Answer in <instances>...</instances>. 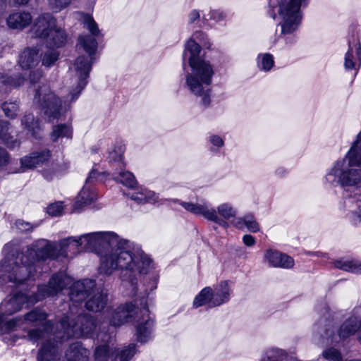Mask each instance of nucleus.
<instances>
[{"instance_id":"47","label":"nucleus","mask_w":361,"mask_h":361,"mask_svg":"<svg viewBox=\"0 0 361 361\" xmlns=\"http://www.w3.org/2000/svg\"><path fill=\"white\" fill-rule=\"evenodd\" d=\"M7 7L6 0H0V13L4 12Z\"/></svg>"},{"instance_id":"51","label":"nucleus","mask_w":361,"mask_h":361,"mask_svg":"<svg viewBox=\"0 0 361 361\" xmlns=\"http://www.w3.org/2000/svg\"><path fill=\"white\" fill-rule=\"evenodd\" d=\"M203 19L205 20H207V17L205 16H203Z\"/></svg>"},{"instance_id":"46","label":"nucleus","mask_w":361,"mask_h":361,"mask_svg":"<svg viewBox=\"0 0 361 361\" xmlns=\"http://www.w3.org/2000/svg\"><path fill=\"white\" fill-rule=\"evenodd\" d=\"M189 22L190 23H194L196 20H197L200 18V13L199 11L196 10H193L190 12L189 14Z\"/></svg>"},{"instance_id":"14","label":"nucleus","mask_w":361,"mask_h":361,"mask_svg":"<svg viewBox=\"0 0 361 361\" xmlns=\"http://www.w3.org/2000/svg\"><path fill=\"white\" fill-rule=\"evenodd\" d=\"M138 310L132 302L121 305L109 310L107 317L114 326H120L137 317Z\"/></svg>"},{"instance_id":"22","label":"nucleus","mask_w":361,"mask_h":361,"mask_svg":"<svg viewBox=\"0 0 361 361\" xmlns=\"http://www.w3.org/2000/svg\"><path fill=\"white\" fill-rule=\"evenodd\" d=\"M40 58L39 49L27 47L20 54L18 64L23 70L32 69L39 63Z\"/></svg>"},{"instance_id":"9","label":"nucleus","mask_w":361,"mask_h":361,"mask_svg":"<svg viewBox=\"0 0 361 361\" xmlns=\"http://www.w3.org/2000/svg\"><path fill=\"white\" fill-rule=\"evenodd\" d=\"M94 281L85 279L73 283L68 293L73 302H80L87 296L92 295L85 303L86 308L92 312H99L107 303V294L103 290L94 289Z\"/></svg>"},{"instance_id":"34","label":"nucleus","mask_w":361,"mask_h":361,"mask_svg":"<svg viewBox=\"0 0 361 361\" xmlns=\"http://www.w3.org/2000/svg\"><path fill=\"white\" fill-rule=\"evenodd\" d=\"M258 68L265 72L269 71L274 64V57L268 53L260 54L257 59Z\"/></svg>"},{"instance_id":"49","label":"nucleus","mask_w":361,"mask_h":361,"mask_svg":"<svg viewBox=\"0 0 361 361\" xmlns=\"http://www.w3.org/2000/svg\"><path fill=\"white\" fill-rule=\"evenodd\" d=\"M202 44L204 47L208 49L210 47V43L209 42H202Z\"/></svg>"},{"instance_id":"41","label":"nucleus","mask_w":361,"mask_h":361,"mask_svg":"<svg viewBox=\"0 0 361 361\" xmlns=\"http://www.w3.org/2000/svg\"><path fill=\"white\" fill-rule=\"evenodd\" d=\"M210 143L216 148H221L224 145V141L221 137L217 135H212L209 136Z\"/></svg>"},{"instance_id":"12","label":"nucleus","mask_w":361,"mask_h":361,"mask_svg":"<svg viewBox=\"0 0 361 361\" xmlns=\"http://www.w3.org/2000/svg\"><path fill=\"white\" fill-rule=\"evenodd\" d=\"M233 294L231 283L221 281L214 288L207 286L195 296L193 306L199 307L207 305L210 307L221 306L229 302Z\"/></svg>"},{"instance_id":"21","label":"nucleus","mask_w":361,"mask_h":361,"mask_svg":"<svg viewBox=\"0 0 361 361\" xmlns=\"http://www.w3.org/2000/svg\"><path fill=\"white\" fill-rule=\"evenodd\" d=\"M343 210L346 216L350 218L354 224L361 221V195H355L344 200L343 202Z\"/></svg>"},{"instance_id":"13","label":"nucleus","mask_w":361,"mask_h":361,"mask_svg":"<svg viewBox=\"0 0 361 361\" xmlns=\"http://www.w3.org/2000/svg\"><path fill=\"white\" fill-rule=\"evenodd\" d=\"M61 329L56 331V337L68 339L70 337H90L95 329L93 317L88 314L79 315L75 322L71 323L68 317H63L59 324Z\"/></svg>"},{"instance_id":"17","label":"nucleus","mask_w":361,"mask_h":361,"mask_svg":"<svg viewBox=\"0 0 361 361\" xmlns=\"http://www.w3.org/2000/svg\"><path fill=\"white\" fill-rule=\"evenodd\" d=\"M264 258L265 262L273 267L290 269L294 266V259L291 257L276 250H267Z\"/></svg>"},{"instance_id":"19","label":"nucleus","mask_w":361,"mask_h":361,"mask_svg":"<svg viewBox=\"0 0 361 361\" xmlns=\"http://www.w3.org/2000/svg\"><path fill=\"white\" fill-rule=\"evenodd\" d=\"M50 157L49 150L35 152L20 159V169L18 172H23L26 169L36 168L46 163Z\"/></svg>"},{"instance_id":"36","label":"nucleus","mask_w":361,"mask_h":361,"mask_svg":"<svg viewBox=\"0 0 361 361\" xmlns=\"http://www.w3.org/2000/svg\"><path fill=\"white\" fill-rule=\"evenodd\" d=\"M25 80V78L21 75H16L15 78L7 75H2L1 77V82L3 84L12 87H19L23 85Z\"/></svg>"},{"instance_id":"3","label":"nucleus","mask_w":361,"mask_h":361,"mask_svg":"<svg viewBox=\"0 0 361 361\" xmlns=\"http://www.w3.org/2000/svg\"><path fill=\"white\" fill-rule=\"evenodd\" d=\"M68 240H61L56 243L39 239L21 252H18L13 243L6 244L3 250L6 256L0 267L1 282L9 281L20 285L34 279L40 262L56 259L60 257V255H66L65 247L70 244Z\"/></svg>"},{"instance_id":"5","label":"nucleus","mask_w":361,"mask_h":361,"mask_svg":"<svg viewBox=\"0 0 361 361\" xmlns=\"http://www.w3.org/2000/svg\"><path fill=\"white\" fill-rule=\"evenodd\" d=\"M310 0H270L269 13L273 18L279 20L280 38L286 44L291 45L296 41L297 32L302 20L301 9L307 6Z\"/></svg>"},{"instance_id":"52","label":"nucleus","mask_w":361,"mask_h":361,"mask_svg":"<svg viewBox=\"0 0 361 361\" xmlns=\"http://www.w3.org/2000/svg\"><path fill=\"white\" fill-rule=\"evenodd\" d=\"M195 35L197 37V35H202L201 33H196Z\"/></svg>"},{"instance_id":"26","label":"nucleus","mask_w":361,"mask_h":361,"mask_svg":"<svg viewBox=\"0 0 361 361\" xmlns=\"http://www.w3.org/2000/svg\"><path fill=\"white\" fill-rule=\"evenodd\" d=\"M336 268L354 274L361 273V261L355 259H341L334 262Z\"/></svg>"},{"instance_id":"24","label":"nucleus","mask_w":361,"mask_h":361,"mask_svg":"<svg viewBox=\"0 0 361 361\" xmlns=\"http://www.w3.org/2000/svg\"><path fill=\"white\" fill-rule=\"evenodd\" d=\"M10 123L6 121H0V140L2 143L6 145L10 149H14L20 146V142L17 139H13L11 135Z\"/></svg>"},{"instance_id":"18","label":"nucleus","mask_w":361,"mask_h":361,"mask_svg":"<svg viewBox=\"0 0 361 361\" xmlns=\"http://www.w3.org/2000/svg\"><path fill=\"white\" fill-rule=\"evenodd\" d=\"M361 65V44L359 41L349 42V48L345 53L344 67L345 70H355L356 72Z\"/></svg>"},{"instance_id":"7","label":"nucleus","mask_w":361,"mask_h":361,"mask_svg":"<svg viewBox=\"0 0 361 361\" xmlns=\"http://www.w3.org/2000/svg\"><path fill=\"white\" fill-rule=\"evenodd\" d=\"M66 339L56 337V331L54 338L51 337L47 341H43L39 350L38 361H87L90 351L85 348L80 342H74L66 348L64 356L61 354L62 342Z\"/></svg>"},{"instance_id":"10","label":"nucleus","mask_w":361,"mask_h":361,"mask_svg":"<svg viewBox=\"0 0 361 361\" xmlns=\"http://www.w3.org/2000/svg\"><path fill=\"white\" fill-rule=\"evenodd\" d=\"M32 32L36 37L44 40L50 49L61 47L66 42V32L57 26L56 19L50 13L40 15L35 20Z\"/></svg>"},{"instance_id":"29","label":"nucleus","mask_w":361,"mask_h":361,"mask_svg":"<svg viewBox=\"0 0 361 361\" xmlns=\"http://www.w3.org/2000/svg\"><path fill=\"white\" fill-rule=\"evenodd\" d=\"M114 179L121 183L126 187L133 188L137 185L134 175L128 171L121 169L118 172L114 173Z\"/></svg>"},{"instance_id":"28","label":"nucleus","mask_w":361,"mask_h":361,"mask_svg":"<svg viewBox=\"0 0 361 361\" xmlns=\"http://www.w3.org/2000/svg\"><path fill=\"white\" fill-rule=\"evenodd\" d=\"M72 134L73 130L71 126L68 124H59L53 126L50 137L53 142H56L59 138L66 137L71 139Z\"/></svg>"},{"instance_id":"2","label":"nucleus","mask_w":361,"mask_h":361,"mask_svg":"<svg viewBox=\"0 0 361 361\" xmlns=\"http://www.w3.org/2000/svg\"><path fill=\"white\" fill-rule=\"evenodd\" d=\"M74 15L75 18L80 21L84 27L92 34V35H80L78 39V44L83 47L89 56H80L75 60L71 71L74 73V77L72 78L73 82L77 83V85L73 87L64 101L63 105L48 86L42 85L36 90L34 103L38 105L49 121L58 118L63 110H66L70 103L78 99L86 86L87 79L92 68V56L97 48V42L94 37L99 35V30L93 18L82 12H76Z\"/></svg>"},{"instance_id":"6","label":"nucleus","mask_w":361,"mask_h":361,"mask_svg":"<svg viewBox=\"0 0 361 361\" xmlns=\"http://www.w3.org/2000/svg\"><path fill=\"white\" fill-rule=\"evenodd\" d=\"M72 281V279L65 273L55 274L50 278L47 285L38 286L37 293L29 296L22 293H17L7 301L2 302L0 308L6 314H11L21 310L25 303L27 305H34L47 297L56 295L67 286L71 285Z\"/></svg>"},{"instance_id":"39","label":"nucleus","mask_w":361,"mask_h":361,"mask_svg":"<svg viewBox=\"0 0 361 361\" xmlns=\"http://www.w3.org/2000/svg\"><path fill=\"white\" fill-rule=\"evenodd\" d=\"M49 6L55 11H60L66 8L72 0H48Z\"/></svg>"},{"instance_id":"48","label":"nucleus","mask_w":361,"mask_h":361,"mask_svg":"<svg viewBox=\"0 0 361 361\" xmlns=\"http://www.w3.org/2000/svg\"><path fill=\"white\" fill-rule=\"evenodd\" d=\"M15 4L18 5H25L28 3L29 0H13Z\"/></svg>"},{"instance_id":"1","label":"nucleus","mask_w":361,"mask_h":361,"mask_svg":"<svg viewBox=\"0 0 361 361\" xmlns=\"http://www.w3.org/2000/svg\"><path fill=\"white\" fill-rule=\"evenodd\" d=\"M69 239L70 244L65 247L66 255H60V257L75 255L82 250H94L100 255V272L106 275L118 269L125 272L123 281L129 282L133 295L135 294L137 276L147 274L154 268L152 259L139 245L113 232L91 233L63 240Z\"/></svg>"},{"instance_id":"43","label":"nucleus","mask_w":361,"mask_h":361,"mask_svg":"<svg viewBox=\"0 0 361 361\" xmlns=\"http://www.w3.org/2000/svg\"><path fill=\"white\" fill-rule=\"evenodd\" d=\"M9 156L8 152L0 147V166H5L8 163Z\"/></svg>"},{"instance_id":"11","label":"nucleus","mask_w":361,"mask_h":361,"mask_svg":"<svg viewBox=\"0 0 361 361\" xmlns=\"http://www.w3.org/2000/svg\"><path fill=\"white\" fill-rule=\"evenodd\" d=\"M47 314L42 310L35 309L25 315L23 321L20 319H13L7 322V328L10 330H15L20 324L24 325L23 329H25L28 326V323L37 324H42L43 326V330L32 329L27 333V338L30 341H36L39 338L44 339V341H47L51 337V341L54 338V332L51 334L53 324L51 322H47L44 324V321L46 319Z\"/></svg>"},{"instance_id":"50","label":"nucleus","mask_w":361,"mask_h":361,"mask_svg":"<svg viewBox=\"0 0 361 361\" xmlns=\"http://www.w3.org/2000/svg\"><path fill=\"white\" fill-rule=\"evenodd\" d=\"M3 322V314L0 313V324Z\"/></svg>"},{"instance_id":"25","label":"nucleus","mask_w":361,"mask_h":361,"mask_svg":"<svg viewBox=\"0 0 361 361\" xmlns=\"http://www.w3.org/2000/svg\"><path fill=\"white\" fill-rule=\"evenodd\" d=\"M130 198L139 204H154L158 202L159 195L153 191L141 188L139 191L133 192Z\"/></svg>"},{"instance_id":"40","label":"nucleus","mask_w":361,"mask_h":361,"mask_svg":"<svg viewBox=\"0 0 361 361\" xmlns=\"http://www.w3.org/2000/svg\"><path fill=\"white\" fill-rule=\"evenodd\" d=\"M16 226L18 229L23 232L32 231L33 228L30 223L20 219L16 221Z\"/></svg>"},{"instance_id":"37","label":"nucleus","mask_w":361,"mask_h":361,"mask_svg":"<svg viewBox=\"0 0 361 361\" xmlns=\"http://www.w3.org/2000/svg\"><path fill=\"white\" fill-rule=\"evenodd\" d=\"M59 55V51L50 49V50L44 53L42 59V64L47 67L52 66L58 60Z\"/></svg>"},{"instance_id":"20","label":"nucleus","mask_w":361,"mask_h":361,"mask_svg":"<svg viewBox=\"0 0 361 361\" xmlns=\"http://www.w3.org/2000/svg\"><path fill=\"white\" fill-rule=\"evenodd\" d=\"M358 329L361 331V319L358 320L355 316L349 317L340 326L338 334L331 338V342L338 343L353 335Z\"/></svg>"},{"instance_id":"44","label":"nucleus","mask_w":361,"mask_h":361,"mask_svg":"<svg viewBox=\"0 0 361 361\" xmlns=\"http://www.w3.org/2000/svg\"><path fill=\"white\" fill-rule=\"evenodd\" d=\"M243 242L248 247L253 246L256 243L255 238L249 234H246L243 236Z\"/></svg>"},{"instance_id":"31","label":"nucleus","mask_w":361,"mask_h":361,"mask_svg":"<svg viewBox=\"0 0 361 361\" xmlns=\"http://www.w3.org/2000/svg\"><path fill=\"white\" fill-rule=\"evenodd\" d=\"M21 123L25 128L32 133V136L37 137L40 127L38 121L35 120L32 114H28L25 115L21 119Z\"/></svg>"},{"instance_id":"42","label":"nucleus","mask_w":361,"mask_h":361,"mask_svg":"<svg viewBox=\"0 0 361 361\" xmlns=\"http://www.w3.org/2000/svg\"><path fill=\"white\" fill-rule=\"evenodd\" d=\"M42 73L39 70L30 71L28 80L30 83H36L42 78Z\"/></svg>"},{"instance_id":"38","label":"nucleus","mask_w":361,"mask_h":361,"mask_svg":"<svg viewBox=\"0 0 361 361\" xmlns=\"http://www.w3.org/2000/svg\"><path fill=\"white\" fill-rule=\"evenodd\" d=\"M63 208V202H56L50 204L47 208V212L50 216H58L62 214Z\"/></svg>"},{"instance_id":"8","label":"nucleus","mask_w":361,"mask_h":361,"mask_svg":"<svg viewBox=\"0 0 361 361\" xmlns=\"http://www.w3.org/2000/svg\"><path fill=\"white\" fill-rule=\"evenodd\" d=\"M180 204L188 212L200 215L206 219L214 222L222 227H227L226 220L235 217L238 211L233 205L229 202L220 204L215 209L205 201L197 202H179Z\"/></svg>"},{"instance_id":"45","label":"nucleus","mask_w":361,"mask_h":361,"mask_svg":"<svg viewBox=\"0 0 361 361\" xmlns=\"http://www.w3.org/2000/svg\"><path fill=\"white\" fill-rule=\"evenodd\" d=\"M209 18L213 19L214 20H220L225 17V15L223 12L219 11H212L209 13Z\"/></svg>"},{"instance_id":"33","label":"nucleus","mask_w":361,"mask_h":361,"mask_svg":"<svg viewBox=\"0 0 361 361\" xmlns=\"http://www.w3.org/2000/svg\"><path fill=\"white\" fill-rule=\"evenodd\" d=\"M136 352L135 345L130 344L122 349L116 350L114 360L116 361H131Z\"/></svg>"},{"instance_id":"23","label":"nucleus","mask_w":361,"mask_h":361,"mask_svg":"<svg viewBox=\"0 0 361 361\" xmlns=\"http://www.w3.org/2000/svg\"><path fill=\"white\" fill-rule=\"evenodd\" d=\"M32 16L29 12L13 11L6 18V24L11 29L23 30L32 22Z\"/></svg>"},{"instance_id":"35","label":"nucleus","mask_w":361,"mask_h":361,"mask_svg":"<svg viewBox=\"0 0 361 361\" xmlns=\"http://www.w3.org/2000/svg\"><path fill=\"white\" fill-rule=\"evenodd\" d=\"M2 110L6 117L15 118L18 116L20 109L16 102H6L2 104Z\"/></svg>"},{"instance_id":"32","label":"nucleus","mask_w":361,"mask_h":361,"mask_svg":"<svg viewBox=\"0 0 361 361\" xmlns=\"http://www.w3.org/2000/svg\"><path fill=\"white\" fill-rule=\"evenodd\" d=\"M125 146L122 144L115 145L109 152L108 159L110 163L118 164L119 167L123 166V157Z\"/></svg>"},{"instance_id":"16","label":"nucleus","mask_w":361,"mask_h":361,"mask_svg":"<svg viewBox=\"0 0 361 361\" xmlns=\"http://www.w3.org/2000/svg\"><path fill=\"white\" fill-rule=\"evenodd\" d=\"M140 314L141 317L138 319L136 326L137 337L138 341L145 343L151 337L154 320L149 317L147 307H144L140 310Z\"/></svg>"},{"instance_id":"15","label":"nucleus","mask_w":361,"mask_h":361,"mask_svg":"<svg viewBox=\"0 0 361 361\" xmlns=\"http://www.w3.org/2000/svg\"><path fill=\"white\" fill-rule=\"evenodd\" d=\"M97 176V172L96 171L92 170L90 172L83 188L76 197L74 204L75 210H78L82 207L91 204L97 199L96 192L92 188V183L95 181Z\"/></svg>"},{"instance_id":"4","label":"nucleus","mask_w":361,"mask_h":361,"mask_svg":"<svg viewBox=\"0 0 361 361\" xmlns=\"http://www.w3.org/2000/svg\"><path fill=\"white\" fill-rule=\"evenodd\" d=\"M200 45L193 39L185 44L183 54V60L188 59L190 71L185 75V86L188 91L200 98V103L207 106L211 102L210 85L214 70L209 61L200 58Z\"/></svg>"},{"instance_id":"27","label":"nucleus","mask_w":361,"mask_h":361,"mask_svg":"<svg viewBox=\"0 0 361 361\" xmlns=\"http://www.w3.org/2000/svg\"><path fill=\"white\" fill-rule=\"evenodd\" d=\"M116 352V350L114 344H104L96 348L94 357L98 361H108L110 359L114 360Z\"/></svg>"},{"instance_id":"30","label":"nucleus","mask_w":361,"mask_h":361,"mask_svg":"<svg viewBox=\"0 0 361 361\" xmlns=\"http://www.w3.org/2000/svg\"><path fill=\"white\" fill-rule=\"evenodd\" d=\"M235 226L239 229H242L243 226H245L249 231L252 233L259 231V224L252 215H245L243 218L239 219Z\"/></svg>"}]
</instances>
